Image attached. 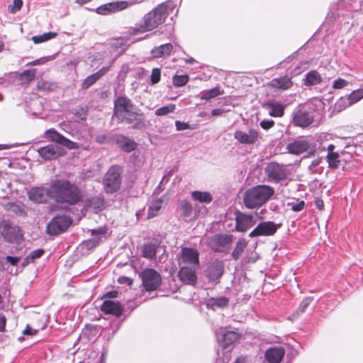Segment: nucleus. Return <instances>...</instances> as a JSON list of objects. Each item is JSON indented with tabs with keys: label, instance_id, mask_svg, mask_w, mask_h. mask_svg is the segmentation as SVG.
I'll use <instances>...</instances> for the list:
<instances>
[{
	"label": "nucleus",
	"instance_id": "54",
	"mask_svg": "<svg viewBox=\"0 0 363 363\" xmlns=\"http://www.w3.org/2000/svg\"><path fill=\"white\" fill-rule=\"evenodd\" d=\"M39 329H34L31 328L29 325H27L26 329L23 331V335H35Z\"/></svg>",
	"mask_w": 363,
	"mask_h": 363
},
{
	"label": "nucleus",
	"instance_id": "60",
	"mask_svg": "<svg viewBox=\"0 0 363 363\" xmlns=\"http://www.w3.org/2000/svg\"><path fill=\"white\" fill-rule=\"evenodd\" d=\"M6 319L4 315H0V331H3L5 328Z\"/></svg>",
	"mask_w": 363,
	"mask_h": 363
},
{
	"label": "nucleus",
	"instance_id": "1",
	"mask_svg": "<svg viewBox=\"0 0 363 363\" xmlns=\"http://www.w3.org/2000/svg\"><path fill=\"white\" fill-rule=\"evenodd\" d=\"M52 199L57 203L75 205L83 199V194L75 184L67 179H55L51 182Z\"/></svg>",
	"mask_w": 363,
	"mask_h": 363
},
{
	"label": "nucleus",
	"instance_id": "35",
	"mask_svg": "<svg viewBox=\"0 0 363 363\" xmlns=\"http://www.w3.org/2000/svg\"><path fill=\"white\" fill-rule=\"evenodd\" d=\"M57 35V33L55 32H48L40 35H34L31 39L35 44H39L55 38Z\"/></svg>",
	"mask_w": 363,
	"mask_h": 363
},
{
	"label": "nucleus",
	"instance_id": "9",
	"mask_svg": "<svg viewBox=\"0 0 363 363\" xmlns=\"http://www.w3.org/2000/svg\"><path fill=\"white\" fill-rule=\"evenodd\" d=\"M179 255V264L199 267V252L196 249L182 247Z\"/></svg>",
	"mask_w": 363,
	"mask_h": 363
},
{
	"label": "nucleus",
	"instance_id": "5",
	"mask_svg": "<svg viewBox=\"0 0 363 363\" xmlns=\"http://www.w3.org/2000/svg\"><path fill=\"white\" fill-rule=\"evenodd\" d=\"M121 169L118 166H112L103 179L104 188L106 193L118 191L121 184Z\"/></svg>",
	"mask_w": 363,
	"mask_h": 363
},
{
	"label": "nucleus",
	"instance_id": "57",
	"mask_svg": "<svg viewBox=\"0 0 363 363\" xmlns=\"http://www.w3.org/2000/svg\"><path fill=\"white\" fill-rule=\"evenodd\" d=\"M321 161H322V159L320 157L313 160L308 167L309 169L311 170V172H315L314 168L316 167L317 166H318L320 164Z\"/></svg>",
	"mask_w": 363,
	"mask_h": 363
},
{
	"label": "nucleus",
	"instance_id": "19",
	"mask_svg": "<svg viewBox=\"0 0 363 363\" xmlns=\"http://www.w3.org/2000/svg\"><path fill=\"white\" fill-rule=\"evenodd\" d=\"M223 269V262L221 260L216 259L210 263L208 266L206 270V275L210 281H217L222 276Z\"/></svg>",
	"mask_w": 363,
	"mask_h": 363
},
{
	"label": "nucleus",
	"instance_id": "27",
	"mask_svg": "<svg viewBox=\"0 0 363 363\" xmlns=\"http://www.w3.org/2000/svg\"><path fill=\"white\" fill-rule=\"evenodd\" d=\"M292 84L291 79L286 76L274 79L269 82L270 86L281 90L289 89Z\"/></svg>",
	"mask_w": 363,
	"mask_h": 363
},
{
	"label": "nucleus",
	"instance_id": "49",
	"mask_svg": "<svg viewBox=\"0 0 363 363\" xmlns=\"http://www.w3.org/2000/svg\"><path fill=\"white\" fill-rule=\"evenodd\" d=\"M347 81L341 78H338L337 79L334 81L333 88L335 89H340L345 87L346 86H347Z\"/></svg>",
	"mask_w": 363,
	"mask_h": 363
},
{
	"label": "nucleus",
	"instance_id": "12",
	"mask_svg": "<svg viewBox=\"0 0 363 363\" xmlns=\"http://www.w3.org/2000/svg\"><path fill=\"white\" fill-rule=\"evenodd\" d=\"M71 219L66 216H56L48 223L47 232L52 235L64 232L71 224Z\"/></svg>",
	"mask_w": 363,
	"mask_h": 363
},
{
	"label": "nucleus",
	"instance_id": "33",
	"mask_svg": "<svg viewBox=\"0 0 363 363\" xmlns=\"http://www.w3.org/2000/svg\"><path fill=\"white\" fill-rule=\"evenodd\" d=\"M352 106L347 96L340 97L334 104L333 112L340 113L346 108Z\"/></svg>",
	"mask_w": 363,
	"mask_h": 363
},
{
	"label": "nucleus",
	"instance_id": "4",
	"mask_svg": "<svg viewBox=\"0 0 363 363\" xmlns=\"http://www.w3.org/2000/svg\"><path fill=\"white\" fill-rule=\"evenodd\" d=\"M274 189L267 185H258L245 192L243 202L248 208H255L264 204L274 194Z\"/></svg>",
	"mask_w": 363,
	"mask_h": 363
},
{
	"label": "nucleus",
	"instance_id": "11",
	"mask_svg": "<svg viewBox=\"0 0 363 363\" xmlns=\"http://www.w3.org/2000/svg\"><path fill=\"white\" fill-rule=\"evenodd\" d=\"M0 233L4 238L9 242H17L22 236L19 227L13 225L6 220L0 222Z\"/></svg>",
	"mask_w": 363,
	"mask_h": 363
},
{
	"label": "nucleus",
	"instance_id": "18",
	"mask_svg": "<svg viewBox=\"0 0 363 363\" xmlns=\"http://www.w3.org/2000/svg\"><path fill=\"white\" fill-rule=\"evenodd\" d=\"M38 152L45 160L56 159L64 155L66 152L62 147L52 145L40 147Z\"/></svg>",
	"mask_w": 363,
	"mask_h": 363
},
{
	"label": "nucleus",
	"instance_id": "16",
	"mask_svg": "<svg viewBox=\"0 0 363 363\" xmlns=\"http://www.w3.org/2000/svg\"><path fill=\"white\" fill-rule=\"evenodd\" d=\"M199 268L187 265L182 266L178 273L179 279L186 284L195 285L197 281L196 272Z\"/></svg>",
	"mask_w": 363,
	"mask_h": 363
},
{
	"label": "nucleus",
	"instance_id": "37",
	"mask_svg": "<svg viewBox=\"0 0 363 363\" xmlns=\"http://www.w3.org/2000/svg\"><path fill=\"white\" fill-rule=\"evenodd\" d=\"M228 304V299L225 297H220L218 298H211L208 302V306L211 307L213 310L216 308H223Z\"/></svg>",
	"mask_w": 363,
	"mask_h": 363
},
{
	"label": "nucleus",
	"instance_id": "15",
	"mask_svg": "<svg viewBox=\"0 0 363 363\" xmlns=\"http://www.w3.org/2000/svg\"><path fill=\"white\" fill-rule=\"evenodd\" d=\"M232 241V235L217 234L208 239V245L213 250L222 252L225 247Z\"/></svg>",
	"mask_w": 363,
	"mask_h": 363
},
{
	"label": "nucleus",
	"instance_id": "40",
	"mask_svg": "<svg viewBox=\"0 0 363 363\" xmlns=\"http://www.w3.org/2000/svg\"><path fill=\"white\" fill-rule=\"evenodd\" d=\"M157 246L154 244L145 245L143 249V256L146 258L152 259L155 257Z\"/></svg>",
	"mask_w": 363,
	"mask_h": 363
},
{
	"label": "nucleus",
	"instance_id": "62",
	"mask_svg": "<svg viewBox=\"0 0 363 363\" xmlns=\"http://www.w3.org/2000/svg\"><path fill=\"white\" fill-rule=\"evenodd\" d=\"M118 292L116 291H112L106 293L104 296L106 297L115 298L117 296Z\"/></svg>",
	"mask_w": 363,
	"mask_h": 363
},
{
	"label": "nucleus",
	"instance_id": "29",
	"mask_svg": "<svg viewBox=\"0 0 363 363\" xmlns=\"http://www.w3.org/2000/svg\"><path fill=\"white\" fill-rule=\"evenodd\" d=\"M173 49L171 43H166L155 48L152 50L151 54L152 57L158 58L169 55Z\"/></svg>",
	"mask_w": 363,
	"mask_h": 363
},
{
	"label": "nucleus",
	"instance_id": "56",
	"mask_svg": "<svg viewBox=\"0 0 363 363\" xmlns=\"http://www.w3.org/2000/svg\"><path fill=\"white\" fill-rule=\"evenodd\" d=\"M304 206H305L304 201H301L296 203L292 204L291 209L294 211H300L303 208Z\"/></svg>",
	"mask_w": 363,
	"mask_h": 363
},
{
	"label": "nucleus",
	"instance_id": "59",
	"mask_svg": "<svg viewBox=\"0 0 363 363\" xmlns=\"http://www.w3.org/2000/svg\"><path fill=\"white\" fill-rule=\"evenodd\" d=\"M315 205L316 208L319 210H323L324 208V202L322 199L319 198H316L315 199Z\"/></svg>",
	"mask_w": 363,
	"mask_h": 363
},
{
	"label": "nucleus",
	"instance_id": "51",
	"mask_svg": "<svg viewBox=\"0 0 363 363\" xmlns=\"http://www.w3.org/2000/svg\"><path fill=\"white\" fill-rule=\"evenodd\" d=\"M160 80V71L159 69H153L151 74V82L156 84Z\"/></svg>",
	"mask_w": 363,
	"mask_h": 363
},
{
	"label": "nucleus",
	"instance_id": "43",
	"mask_svg": "<svg viewBox=\"0 0 363 363\" xmlns=\"http://www.w3.org/2000/svg\"><path fill=\"white\" fill-rule=\"evenodd\" d=\"M35 69L26 70L20 75V79L22 84H28L33 81L35 77Z\"/></svg>",
	"mask_w": 363,
	"mask_h": 363
},
{
	"label": "nucleus",
	"instance_id": "23",
	"mask_svg": "<svg viewBox=\"0 0 363 363\" xmlns=\"http://www.w3.org/2000/svg\"><path fill=\"white\" fill-rule=\"evenodd\" d=\"M285 354V350L281 347H271L265 352V359L269 363H280Z\"/></svg>",
	"mask_w": 363,
	"mask_h": 363
},
{
	"label": "nucleus",
	"instance_id": "47",
	"mask_svg": "<svg viewBox=\"0 0 363 363\" xmlns=\"http://www.w3.org/2000/svg\"><path fill=\"white\" fill-rule=\"evenodd\" d=\"M189 81V77L187 75H179L175 76L173 78V84L175 86H184Z\"/></svg>",
	"mask_w": 363,
	"mask_h": 363
},
{
	"label": "nucleus",
	"instance_id": "53",
	"mask_svg": "<svg viewBox=\"0 0 363 363\" xmlns=\"http://www.w3.org/2000/svg\"><path fill=\"white\" fill-rule=\"evenodd\" d=\"M274 125V122L272 120H267V121H262L260 123V126L264 129L268 130L273 127Z\"/></svg>",
	"mask_w": 363,
	"mask_h": 363
},
{
	"label": "nucleus",
	"instance_id": "17",
	"mask_svg": "<svg viewBox=\"0 0 363 363\" xmlns=\"http://www.w3.org/2000/svg\"><path fill=\"white\" fill-rule=\"evenodd\" d=\"M235 220L236 230L242 233L247 231L256 223V220L252 215L245 214L240 212L236 213Z\"/></svg>",
	"mask_w": 363,
	"mask_h": 363
},
{
	"label": "nucleus",
	"instance_id": "30",
	"mask_svg": "<svg viewBox=\"0 0 363 363\" xmlns=\"http://www.w3.org/2000/svg\"><path fill=\"white\" fill-rule=\"evenodd\" d=\"M240 337V334L235 331L224 332L223 334L222 347L227 348L228 346L237 342Z\"/></svg>",
	"mask_w": 363,
	"mask_h": 363
},
{
	"label": "nucleus",
	"instance_id": "34",
	"mask_svg": "<svg viewBox=\"0 0 363 363\" xmlns=\"http://www.w3.org/2000/svg\"><path fill=\"white\" fill-rule=\"evenodd\" d=\"M191 196L194 200L201 203H210L213 199L211 194L206 191H195L191 193Z\"/></svg>",
	"mask_w": 363,
	"mask_h": 363
},
{
	"label": "nucleus",
	"instance_id": "6",
	"mask_svg": "<svg viewBox=\"0 0 363 363\" xmlns=\"http://www.w3.org/2000/svg\"><path fill=\"white\" fill-rule=\"evenodd\" d=\"M141 1H142L129 0L108 3L98 7L96 9V13L101 15H108L123 11L128 7L135 5L138 3H140Z\"/></svg>",
	"mask_w": 363,
	"mask_h": 363
},
{
	"label": "nucleus",
	"instance_id": "31",
	"mask_svg": "<svg viewBox=\"0 0 363 363\" xmlns=\"http://www.w3.org/2000/svg\"><path fill=\"white\" fill-rule=\"evenodd\" d=\"M163 206V200L158 199L152 201L148 208V218H152L159 214L162 207Z\"/></svg>",
	"mask_w": 363,
	"mask_h": 363
},
{
	"label": "nucleus",
	"instance_id": "46",
	"mask_svg": "<svg viewBox=\"0 0 363 363\" xmlns=\"http://www.w3.org/2000/svg\"><path fill=\"white\" fill-rule=\"evenodd\" d=\"M175 110V105L169 104L167 106L157 108L155 111V114L158 116L167 115L168 113H173Z\"/></svg>",
	"mask_w": 363,
	"mask_h": 363
},
{
	"label": "nucleus",
	"instance_id": "58",
	"mask_svg": "<svg viewBox=\"0 0 363 363\" xmlns=\"http://www.w3.org/2000/svg\"><path fill=\"white\" fill-rule=\"evenodd\" d=\"M20 257H12V256H6V259L8 262H9L11 265H16L20 261Z\"/></svg>",
	"mask_w": 363,
	"mask_h": 363
},
{
	"label": "nucleus",
	"instance_id": "52",
	"mask_svg": "<svg viewBox=\"0 0 363 363\" xmlns=\"http://www.w3.org/2000/svg\"><path fill=\"white\" fill-rule=\"evenodd\" d=\"M312 301V298L307 297L306 298L300 305V310L303 313L306 311V308L310 305Z\"/></svg>",
	"mask_w": 363,
	"mask_h": 363
},
{
	"label": "nucleus",
	"instance_id": "42",
	"mask_svg": "<svg viewBox=\"0 0 363 363\" xmlns=\"http://www.w3.org/2000/svg\"><path fill=\"white\" fill-rule=\"evenodd\" d=\"M327 160L328 162L329 167L333 169H337L340 165V161L339 160L338 153H330L327 155Z\"/></svg>",
	"mask_w": 363,
	"mask_h": 363
},
{
	"label": "nucleus",
	"instance_id": "3",
	"mask_svg": "<svg viewBox=\"0 0 363 363\" xmlns=\"http://www.w3.org/2000/svg\"><path fill=\"white\" fill-rule=\"evenodd\" d=\"M167 16V6L160 4L155 9L144 16L140 23L128 28L126 33L129 35H136L151 31L162 24Z\"/></svg>",
	"mask_w": 363,
	"mask_h": 363
},
{
	"label": "nucleus",
	"instance_id": "7",
	"mask_svg": "<svg viewBox=\"0 0 363 363\" xmlns=\"http://www.w3.org/2000/svg\"><path fill=\"white\" fill-rule=\"evenodd\" d=\"M143 285L147 291L156 290L161 284V277L155 269H146L140 274Z\"/></svg>",
	"mask_w": 363,
	"mask_h": 363
},
{
	"label": "nucleus",
	"instance_id": "25",
	"mask_svg": "<svg viewBox=\"0 0 363 363\" xmlns=\"http://www.w3.org/2000/svg\"><path fill=\"white\" fill-rule=\"evenodd\" d=\"M262 106L269 110V114L272 117H281L284 115L285 106L279 102L268 101L262 104Z\"/></svg>",
	"mask_w": 363,
	"mask_h": 363
},
{
	"label": "nucleus",
	"instance_id": "44",
	"mask_svg": "<svg viewBox=\"0 0 363 363\" xmlns=\"http://www.w3.org/2000/svg\"><path fill=\"white\" fill-rule=\"evenodd\" d=\"M351 105H353L363 99V89L353 91L347 96Z\"/></svg>",
	"mask_w": 363,
	"mask_h": 363
},
{
	"label": "nucleus",
	"instance_id": "39",
	"mask_svg": "<svg viewBox=\"0 0 363 363\" xmlns=\"http://www.w3.org/2000/svg\"><path fill=\"white\" fill-rule=\"evenodd\" d=\"M321 82V77L316 71H311L306 75V84L314 85Z\"/></svg>",
	"mask_w": 363,
	"mask_h": 363
},
{
	"label": "nucleus",
	"instance_id": "63",
	"mask_svg": "<svg viewBox=\"0 0 363 363\" xmlns=\"http://www.w3.org/2000/svg\"><path fill=\"white\" fill-rule=\"evenodd\" d=\"M122 46H123V42L121 41V40H116V43H112V47H113V48H117V49H118V48L122 47Z\"/></svg>",
	"mask_w": 363,
	"mask_h": 363
},
{
	"label": "nucleus",
	"instance_id": "2",
	"mask_svg": "<svg viewBox=\"0 0 363 363\" xmlns=\"http://www.w3.org/2000/svg\"><path fill=\"white\" fill-rule=\"evenodd\" d=\"M113 115L121 121L133 124L135 129L145 127L143 114L136 111L132 101L126 97L121 96L115 100Z\"/></svg>",
	"mask_w": 363,
	"mask_h": 363
},
{
	"label": "nucleus",
	"instance_id": "14",
	"mask_svg": "<svg viewBox=\"0 0 363 363\" xmlns=\"http://www.w3.org/2000/svg\"><path fill=\"white\" fill-rule=\"evenodd\" d=\"M30 200L35 203H44L46 202L48 198L52 199V194L51 193V184L48 188L45 187H34L32 188L28 193Z\"/></svg>",
	"mask_w": 363,
	"mask_h": 363
},
{
	"label": "nucleus",
	"instance_id": "50",
	"mask_svg": "<svg viewBox=\"0 0 363 363\" xmlns=\"http://www.w3.org/2000/svg\"><path fill=\"white\" fill-rule=\"evenodd\" d=\"M44 253V250L42 249H38L30 252L28 255V258L31 259V261H34L35 259L40 257Z\"/></svg>",
	"mask_w": 363,
	"mask_h": 363
},
{
	"label": "nucleus",
	"instance_id": "21",
	"mask_svg": "<svg viewBox=\"0 0 363 363\" xmlns=\"http://www.w3.org/2000/svg\"><path fill=\"white\" fill-rule=\"evenodd\" d=\"M47 135L52 142H55L62 145L65 146L69 150L77 149L78 148L77 145L71 141L70 140L66 138L62 135L60 134L56 130H50L47 132Z\"/></svg>",
	"mask_w": 363,
	"mask_h": 363
},
{
	"label": "nucleus",
	"instance_id": "20",
	"mask_svg": "<svg viewBox=\"0 0 363 363\" xmlns=\"http://www.w3.org/2000/svg\"><path fill=\"white\" fill-rule=\"evenodd\" d=\"M234 137L242 144L252 145L258 141L259 133L254 129H250L248 132L237 130L234 134Z\"/></svg>",
	"mask_w": 363,
	"mask_h": 363
},
{
	"label": "nucleus",
	"instance_id": "8",
	"mask_svg": "<svg viewBox=\"0 0 363 363\" xmlns=\"http://www.w3.org/2000/svg\"><path fill=\"white\" fill-rule=\"evenodd\" d=\"M266 174L269 178L274 181L286 179L291 174L285 165L277 162H270L265 168Z\"/></svg>",
	"mask_w": 363,
	"mask_h": 363
},
{
	"label": "nucleus",
	"instance_id": "13",
	"mask_svg": "<svg viewBox=\"0 0 363 363\" xmlns=\"http://www.w3.org/2000/svg\"><path fill=\"white\" fill-rule=\"evenodd\" d=\"M279 228V225H276L273 222H262L249 234V236L250 238L270 236L274 235Z\"/></svg>",
	"mask_w": 363,
	"mask_h": 363
},
{
	"label": "nucleus",
	"instance_id": "36",
	"mask_svg": "<svg viewBox=\"0 0 363 363\" xmlns=\"http://www.w3.org/2000/svg\"><path fill=\"white\" fill-rule=\"evenodd\" d=\"M105 233V230L100 228L97 230H91V235L94 238L91 240H87V246L94 247L96 246L101 241V235Z\"/></svg>",
	"mask_w": 363,
	"mask_h": 363
},
{
	"label": "nucleus",
	"instance_id": "26",
	"mask_svg": "<svg viewBox=\"0 0 363 363\" xmlns=\"http://www.w3.org/2000/svg\"><path fill=\"white\" fill-rule=\"evenodd\" d=\"M309 148V143L305 140H295L288 144L286 149L289 153L300 155Z\"/></svg>",
	"mask_w": 363,
	"mask_h": 363
},
{
	"label": "nucleus",
	"instance_id": "64",
	"mask_svg": "<svg viewBox=\"0 0 363 363\" xmlns=\"http://www.w3.org/2000/svg\"><path fill=\"white\" fill-rule=\"evenodd\" d=\"M335 145L333 144H330L328 145L327 150H328V155H330V153H335L334 152Z\"/></svg>",
	"mask_w": 363,
	"mask_h": 363
},
{
	"label": "nucleus",
	"instance_id": "24",
	"mask_svg": "<svg viewBox=\"0 0 363 363\" xmlns=\"http://www.w3.org/2000/svg\"><path fill=\"white\" fill-rule=\"evenodd\" d=\"M115 142L122 150L126 152H130L137 147V144L135 141L123 135H116L115 137Z\"/></svg>",
	"mask_w": 363,
	"mask_h": 363
},
{
	"label": "nucleus",
	"instance_id": "32",
	"mask_svg": "<svg viewBox=\"0 0 363 363\" xmlns=\"http://www.w3.org/2000/svg\"><path fill=\"white\" fill-rule=\"evenodd\" d=\"M248 245V241L244 238L240 239L235 244V248L232 252V257L235 260H238Z\"/></svg>",
	"mask_w": 363,
	"mask_h": 363
},
{
	"label": "nucleus",
	"instance_id": "28",
	"mask_svg": "<svg viewBox=\"0 0 363 363\" xmlns=\"http://www.w3.org/2000/svg\"><path fill=\"white\" fill-rule=\"evenodd\" d=\"M108 67H104L97 72L87 77L82 84V89H88L90 86L96 82L103 75H104L108 72Z\"/></svg>",
	"mask_w": 363,
	"mask_h": 363
},
{
	"label": "nucleus",
	"instance_id": "41",
	"mask_svg": "<svg viewBox=\"0 0 363 363\" xmlns=\"http://www.w3.org/2000/svg\"><path fill=\"white\" fill-rule=\"evenodd\" d=\"M87 206L94 210H101L104 206V200L99 196L94 197L87 201Z\"/></svg>",
	"mask_w": 363,
	"mask_h": 363
},
{
	"label": "nucleus",
	"instance_id": "45",
	"mask_svg": "<svg viewBox=\"0 0 363 363\" xmlns=\"http://www.w3.org/2000/svg\"><path fill=\"white\" fill-rule=\"evenodd\" d=\"M223 91H220L219 88L215 87V88L211 89L209 91L204 92L203 94H202L201 99H205V100H209V99L215 98L219 95L223 94Z\"/></svg>",
	"mask_w": 363,
	"mask_h": 363
},
{
	"label": "nucleus",
	"instance_id": "22",
	"mask_svg": "<svg viewBox=\"0 0 363 363\" xmlns=\"http://www.w3.org/2000/svg\"><path fill=\"white\" fill-rule=\"evenodd\" d=\"M101 310L106 314H111L117 317L121 316L123 309L118 301L106 300L101 306Z\"/></svg>",
	"mask_w": 363,
	"mask_h": 363
},
{
	"label": "nucleus",
	"instance_id": "55",
	"mask_svg": "<svg viewBox=\"0 0 363 363\" xmlns=\"http://www.w3.org/2000/svg\"><path fill=\"white\" fill-rule=\"evenodd\" d=\"M175 125L178 130H186L189 128V125L188 123H184V122H181L179 121H176Z\"/></svg>",
	"mask_w": 363,
	"mask_h": 363
},
{
	"label": "nucleus",
	"instance_id": "48",
	"mask_svg": "<svg viewBox=\"0 0 363 363\" xmlns=\"http://www.w3.org/2000/svg\"><path fill=\"white\" fill-rule=\"evenodd\" d=\"M22 6V0H13V4L9 6V11L12 13H15L21 10Z\"/></svg>",
	"mask_w": 363,
	"mask_h": 363
},
{
	"label": "nucleus",
	"instance_id": "61",
	"mask_svg": "<svg viewBox=\"0 0 363 363\" xmlns=\"http://www.w3.org/2000/svg\"><path fill=\"white\" fill-rule=\"evenodd\" d=\"M223 112H224V111L223 109H220V108L213 109L211 111L210 116H220Z\"/></svg>",
	"mask_w": 363,
	"mask_h": 363
},
{
	"label": "nucleus",
	"instance_id": "10",
	"mask_svg": "<svg viewBox=\"0 0 363 363\" xmlns=\"http://www.w3.org/2000/svg\"><path fill=\"white\" fill-rule=\"evenodd\" d=\"M314 121L313 114L303 107H299L293 113V124L301 128H307Z\"/></svg>",
	"mask_w": 363,
	"mask_h": 363
},
{
	"label": "nucleus",
	"instance_id": "38",
	"mask_svg": "<svg viewBox=\"0 0 363 363\" xmlns=\"http://www.w3.org/2000/svg\"><path fill=\"white\" fill-rule=\"evenodd\" d=\"M179 208L182 216L184 218H187L191 215L192 206L187 201L183 200L180 201L179 203Z\"/></svg>",
	"mask_w": 363,
	"mask_h": 363
}]
</instances>
